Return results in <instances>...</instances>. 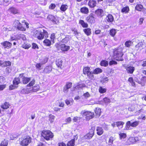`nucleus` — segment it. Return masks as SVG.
Wrapping results in <instances>:
<instances>
[{
  "mask_svg": "<svg viewBox=\"0 0 146 146\" xmlns=\"http://www.w3.org/2000/svg\"><path fill=\"white\" fill-rule=\"evenodd\" d=\"M33 35L39 40H42L48 37L47 32L42 29H39L34 31Z\"/></svg>",
  "mask_w": 146,
  "mask_h": 146,
  "instance_id": "nucleus-1",
  "label": "nucleus"
},
{
  "mask_svg": "<svg viewBox=\"0 0 146 146\" xmlns=\"http://www.w3.org/2000/svg\"><path fill=\"white\" fill-rule=\"evenodd\" d=\"M123 48L120 46L115 49L114 51V57L116 60L122 61L123 60V59L122 57V56L123 55Z\"/></svg>",
  "mask_w": 146,
  "mask_h": 146,
  "instance_id": "nucleus-2",
  "label": "nucleus"
},
{
  "mask_svg": "<svg viewBox=\"0 0 146 146\" xmlns=\"http://www.w3.org/2000/svg\"><path fill=\"white\" fill-rule=\"evenodd\" d=\"M13 25L18 30L22 31H25L26 30L25 27L27 28H29V24L27 23H24L23 22L21 24L19 20H16L14 21Z\"/></svg>",
  "mask_w": 146,
  "mask_h": 146,
  "instance_id": "nucleus-3",
  "label": "nucleus"
},
{
  "mask_svg": "<svg viewBox=\"0 0 146 146\" xmlns=\"http://www.w3.org/2000/svg\"><path fill=\"white\" fill-rule=\"evenodd\" d=\"M41 135L47 140L52 139L54 136L53 133L49 130H43L42 132Z\"/></svg>",
  "mask_w": 146,
  "mask_h": 146,
  "instance_id": "nucleus-4",
  "label": "nucleus"
},
{
  "mask_svg": "<svg viewBox=\"0 0 146 146\" xmlns=\"http://www.w3.org/2000/svg\"><path fill=\"white\" fill-rule=\"evenodd\" d=\"M81 114L82 115L86 116V119L87 120H89L93 118L94 116V113L88 111H86L85 110L81 111Z\"/></svg>",
  "mask_w": 146,
  "mask_h": 146,
  "instance_id": "nucleus-5",
  "label": "nucleus"
},
{
  "mask_svg": "<svg viewBox=\"0 0 146 146\" xmlns=\"http://www.w3.org/2000/svg\"><path fill=\"white\" fill-rule=\"evenodd\" d=\"M83 72L84 74H87V76L89 78L93 79L94 78L93 72L90 71L89 67H86L84 68Z\"/></svg>",
  "mask_w": 146,
  "mask_h": 146,
  "instance_id": "nucleus-6",
  "label": "nucleus"
},
{
  "mask_svg": "<svg viewBox=\"0 0 146 146\" xmlns=\"http://www.w3.org/2000/svg\"><path fill=\"white\" fill-rule=\"evenodd\" d=\"M95 127H92L89 130V132L84 136L83 139H90L93 136L94 134Z\"/></svg>",
  "mask_w": 146,
  "mask_h": 146,
  "instance_id": "nucleus-7",
  "label": "nucleus"
},
{
  "mask_svg": "<svg viewBox=\"0 0 146 146\" xmlns=\"http://www.w3.org/2000/svg\"><path fill=\"white\" fill-rule=\"evenodd\" d=\"M56 47L58 50L60 49L62 51H67L70 49V46L64 44H56L55 45Z\"/></svg>",
  "mask_w": 146,
  "mask_h": 146,
  "instance_id": "nucleus-8",
  "label": "nucleus"
},
{
  "mask_svg": "<svg viewBox=\"0 0 146 146\" xmlns=\"http://www.w3.org/2000/svg\"><path fill=\"white\" fill-rule=\"evenodd\" d=\"M31 141V138L29 136H27L20 141V143L22 146H26L28 145Z\"/></svg>",
  "mask_w": 146,
  "mask_h": 146,
  "instance_id": "nucleus-9",
  "label": "nucleus"
},
{
  "mask_svg": "<svg viewBox=\"0 0 146 146\" xmlns=\"http://www.w3.org/2000/svg\"><path fill=\"white\" fill-rule=\"evenodd\" d=\"M138 141V138L137 137H130L127 141L126 144L127 145H129L131 144L136 142Z\"/></svg>",
  "mask_w": 146,
  "mask_h": 146,
  "instance_id": "nucleus-10",
  "label": "nucleus"
},
{
  "mask_svg": "<svg viewBox=\"0 0 146 146\" xmlns=\"http://www.w3.org/2000/svg\"><path fill=\"white\" fill-rule=\"evenodd\" d=\"M8 11L11 14H15L18 13L19 11L16 8L11 7L9 8L8 10Z\"/></svg>",
  "mask_w": 146,
  "mask_h": 146,
  "instance_id": "nucleus-11",
  "label": "nucleus"
},
{
  "mask_svg": "<svg viewBox=\"0 0 146 146\" xmlns=\"http://www.w3.org/2000/svg\"><path fill=\"white\" fill-rule=\"evenodd\" d=\"M95 14L98 17H102L104 15V11L103 10L101 9H98L95 11Z\"/></svg>",
  "mask_w": 146,
  "mask_h": 146,
  "instance_id": "nucleus-12",
  "label": "nucleus"
},
{
  "mask_svg": "<svg viewBox=\"0 0 146 146\" xmlns=\"http://www.w3.org/2000/svg\"><path fill=\"white\" fill-rule=\"evenodd\" d=\"M1 44L4 48H7L8 49L11 48L12 45L11 43L7 41H4L3 42H2Z\"/></svg>",
  "mask_w": 146,
  "mask_h": 146,
  "instance_id": "nucleus-13",
  "label": "nucleus"
},
{
  "mask_svg": "<svg viewBox=\"0 0 146 146\" xmlns=\"http://www.w3.org/2000/svg\"><path fill=\"white\" fill-rule=\"evenodd\" d=\"M78 139L77 135H76L74 137V139L68 142L67 144V146H74L75 144V141L76 140Z\"/></svg>",
  "mask_w": 146,
  "mask_h": 146,
  "instance_id": "nucleus-14",
  "label": "nucleus"
},
{
  "mask_svg": "<svg viewBox=\"0 0 146 146\" xmlns=\"http://www.w3.org/2000/svg\"><path fill=\"white\" fill-rule=\"evenodd\" d=\"M20 77L22 78V80L23 84H27L30 80V78L23 77V74H20Z\"/></svg>",
  "mask_w": 146,
  "mask_h": 146,
  "instance_id": "nucleus-15",
  "label": "nucleus"
},
{
  "mask_svg": "<svg viewBox=\"0 0 146 146\" xmlns=\"http://www.w3.org/2000/svg\"><path fill=\"white\" fill-rule=\"evenodd\" d=\"M125 68L126 69L127 73L131 74H132L135 70L134 67L131 66L125 67Z\"/></svg>",
  "mask_w": 146,
  "mask_h": 146,
  "instance_id": "nucleus-16",
  "label": "nucleus"
},
{
  "mask_svg": "<svg viewBox=\"0 0 146 146\" xmlns=\"http://www.w3.org/2000/svg\"><path fill=\"white\" fill-rule=\"evenodd\" d=\"M86 20L90 23H94L95 21L94 17L92 15H90L86 18Z\"/></svg>",
  "mask_w": 146,
  "mask_h": 146,
  "instance_id": "nucleus-17",
  "label": "nucleus"
},
{
  "mask_svg": "<svg viewBox=\"0 0 146 146\" xmlns=\"http://www.w3.org/2000/svg\"><path fill=\"white\" fill-rule=\"evenodd\" d=\"M31 92H32L31 88H24L21 91V93L23 94H28Z\"/></svg>",
  "mask_w": 146,
  "mask_h": 146,
  "instance_id": "nucleus-18",
  "label": "nucleus"
},
{
  "mask_svg": "<svg viewBox=\"0 0 146 146\" xmlns=\"http://www.w3.org/2000/svg\"><path fill=\"white\" fill-rule=\"evenodd\" d=\"M97 2L96 1L93 0H90L88 3V5L90 8L94 7L96 5Z\"/></svg>",
  "mask_w": 146,
  "mask_h": 146,
  "instance_id": "nucleus-19",
  "label": "nucleus"
},
{
  "mask_svg": "<svg viewBox=\"0 0 146 146\" xmlns=\"http://www.w3.org/2000/svg\"><path fill=\"white\" fill-rule=\"evenodd\" d=\"M47 18L48 19L52 21L53 23L57 24L58 23V20H54L55 19V17L52 15H48Z\"/></svg>",
  "mask_w": 146,
  "mask_h": 146,
  "instance_id": "nucleus-20",
  "label": "nucleus"
},
{
  "mask_svg": "<svg viewBox=\"0 0 146 146\" xmlns=\"http://www.w3.org/2000/svg\"><path fill=\"white\" fill-rule=\"evenodd\" d=\"M97 133L99 135H102L104 132V130L102 128L100 127H97L96 128Z\"/></svg>",
  "mask_w": 146,
  "mask_h": 146,
  "instance_id": "nucleus-21",
  "label": "nucleus"
},
{
  "mask_svg": "<svg viewBox=\"0 0 146 146\" xmlns=\"http://www.w3.org/2000/svg\"><path fill=\"white\" fill-rule=\"evenodd\" d=\"M106 20L109 22H112L114 21V18L111 14L108 15L106 17Z\"/></svg>",
  "mask_w": 146,
  "mask_h": 146,
  "instance_id": "nucleus-22",
  "label": "nucleus"
},
{
  "mask_svg": "<svg viewBox=\"0 0 146 146\" xmlns=\"http://www.w3.org/2000/svg\"><path fill=\"white\" fill-rule=\"evenodd\" d=\"M80 11L81 12L85 14H87L89 13L88 9L86 7H84L80 9Z\"/></svg>",
  "mask_w": 146,
  "mask_h": 146,
  "instance_id": "nucleus-23",
  "label": "nucleus"
},
{
  "mask_svg": "<svg viewBox=\"0 0 146 146\" xmlns=\"http://www.w3.org/2000/svg\"><path fill=\"white\" fill-rule=\"evenodd\" d=\"M52 70V67L51 66H46L44 69V72L46 73H50Z\"/></svg>",
  "mask_w": 146,
  "mask_h": 146,
  "instance_id": "nucleus-24",
  "label": "nucleus"
},
{
  "mask_svg": "<svg viewBox=\"0 0 146 146\" xmlns=\"http://www.w3.org/2000/svg\"><path fill=\"white\" fill-rule=\"evenodd\" d=\"M20 83V79L19 78H15L13 81V84L16 86H17Z\"/></svg>",
  "mask_w": 146,
  "mask_h": 146,
  "instance_id": "nucleus-25",
  "label": "nucleus"
},
{
  "mask_svg": "<svg viewBox=\"0 0 146 146\" xmlns=\"http://www.w3.org/2000/svg\"><path fill=\"white\" fill-rule=\"evenodd\" d=\"M79 23L84 28H87L88 27V24L85 23L83 20H80L79 21Z\"/></svg>",
  "mask_w": 146,
  "mask_h": 146,
  "instance_id": "nucleus-26",
  "label": "nucleus"
},
{
  "mask_svg": "<svg viewBox=\"0 0 146 146\" xmlns=\"http://www.w3.org/2000/svg\"><path fill=\"white\" fill-rule=\"evenodd\" d=\"M124 124V122L123 121H120L116 122L117 126L120 129H121L123 127Z\"/></svg>",
  "mask_w": 146,
  "mask_h": 146,
  "instance_id": "nucleus-27",
  "label": "nucleus"
},
{
  "mask_svg": "<svg viewBox=\"0 0 146 146\" xmlns=\"http://www.w3.org/2000/svg\"><path fill=\"white\" fill-rule=\"evenodd\" d=\"M143 5L141 4H137L135 7V9L138 11H141L143 9Z\"/></svg>",
  "mask_w": 146,
  "mask_h": 146,
  "instance_id": "nucleus-28",
  "label": "nucleus"
},
{
  "mask_svg": "<svg viewBox=\"0 0 146 146\" xmlns=\"http://www.w3.org/2000/svg\"><path fill=\"white\" fill-rule=\"evenodd\" d=\"M48 117V120L51 123H53L54 120L55 116L52 114H50Z\"/></svg>",
  "mask_w": 146,
  "mask_h": 146,
  "instance_id": "nucleus-29",
  "label": "nucleus"
},
{
  "mask_svg": "<svg viewBox=\"0 0 146 146\" xmlns=\"http://www.w3.org/2000/svg\"><path fill=\"white\" fill-rule=\"evenodd\" d=\"M100 64L102 66L106 67L108 65V62L106 60H102Z\"/></svg>",
  "mask_w": 146,
  "mask_h": 146,
  "instance_id": "nucleus-30",
  "label": "nucleus"
},
{
  "mask_svg": "<svg viewBox=\"0 0 146 146\" xmlns=\"http://www.w3.org/2000/svg\"><path fill=\"white\" fill-rule=\"evenodd\" d=\"M32 89V92H36L38 91L39 88V86L38 85H36L35 86L31 88Z\"/></svg>",
  "mask_w": 146,
  "mask_h": 146,
  "instance_id": "nucleus-31",
  "label": "nucleus"
},
{
  "mask_svg": "<svg viewBox=\"0 0 146 146\" xmlns=\"http://www.w3.org/2000/svg\"><path fill=\"white\" fill-rule=\"evenodd\" d=\"M9 103L5 102L4 104L1 106V107L4 109H6L9 107Z\"/></svg>",
  "mask_w": 146,
  "mask_h": 146,
  "instance_id": "nucleus-32",
  "label": "nucleus"
},
{
  "mask_svg": "<svg viewBox=\"0 0 146 146\" xmlns=\"http://www.w3.org/2000/svg\"><path fill=\"white\" fill-rule=\"evenodd\" d=\"M102 72V70L100 68H96L95 69L93 72V74H98Z\"/></svg>",
  "mask_w": 146,
  "mask_h": 146,
  "instance_id": "nucleus-33",
  "label": "nucleus"
},
{
  "mask_svg": "<svg viewBox=\"0 0 146 146\" xmlns=\"http://www.w3.org/2000/svg\"><path fill=\"white\" fill-rule=\"evenodd\" d=\"M129 7L128 6H126L123 7L121 9V11L122 13H127L129 12Z\"/></svg>",
  "mask_w": 146,
  "mask_h": 146,
  "instance_id": "nucleus-34",
  "label": "nucleus"
},
{
  "mask_svg": "<svg viewBox=\"0 0 146 146\" xmlns=\"http://www.w3.org/2000/svg\"><path fill=\"white\" fill-rule=\"evenodd\" d=\"M56 64L58 67L61 68L62 65V61L60 59H58L56 61Z\"/></svg>",
  "mask_w": 146,
  "mask_h": 146,
  "instance_id": "nucleus-35",
  "label": "nucleus"
},
{
  "mask_svg": "<svg viewBox=\"0 0 146 146\" xmlns=\"http://www.w3.org/2000/svg\"><path fill=\"white\" fill-rule=\"evenodd\" d=\"M95 113L97 117L100 116L101 113V110L100 108H96L95 110Z\"/></svg>",
  "mask_w": 146,
  "mask_h": 146,
  "instance_id": "nucleus-36",
  "label": "nucleus"
},
{
  "mask_svg": "<svg viewBox=\"0 0 146 146\" xmlns=\"http://www.w3.org/2000/svg\"><path fill=\"white\" fill-rule=\"evenodd\" d=\"M43 42L45 45L47 46H50L51 44V41L48 39L45 40Z\"/></svg>",
  "mask_w": 146,
  "mask_h": 146,
  "instance_id": "nucleus-37",
  "label": "nucleus"
},
{
  "mask_svg": "<svg viewBox=\"0 0 146 146\" xmlns=\"http://www.w3.org/2000/svg\"><path fill=\"white\" fill-rule=\"evenodd\" d=\"M128 81L130 83L131 85L132 86L134 87L135 86V83L134 81L133 78L132 77H129V78Z\"/></svg>",
  "mask_w": 146,
  "mask_h": 146,
  "instance_id": "nucleus-38",
  "label": "nucleus"
},
{
  "mask_svg": "<svg viewBox=\"0 0 146 146\" xmlns=\"http://www.w3.org/2000/svg\"><path fill=\"white\" fill-rule=\"evenodd\" d=\"M68 6L66 5L62 4L61 6L60 9V10L62 11H65L67 9Z\"/></svg>",
  "mask_w": 146,
  "mask_h": 146,
  "instance_id": "nucleus-39",
  "label": "nucleus"
},
{
  "mask_svg": "<svg viewBox=\"0 0 146 146\" xmlns=\"http://www.w3.org/2000/svg\"><path fill=\"white\" fill-rule=\"evenodd\" d=\"M18 40L21 39L23 40H25L26 38L25 36L23 34H19L17 35Z\"/></svg>",
  "mask_w": 146,
  "mask_h": 146,
  "instance_id": "nucleus-40",
  "label": "nucleus"
},
{
  "mask_svg": "<svg viewBox=\"0 0 146 146\" xmlns=\"http://www.w3.org/2000/svg\"><path fill=\"white\" fill-rule=\"evenodd\" d=\"M84 31L87 36L90 35L91 33V29L90 28L84 29Z\"/></svg>",
  "mask_w": 146,
  "mask_h": 146,
  "instance_id": "nucleus-41",
  "label": "nucleus"
},
{
  "mask_svg": "<svg viewBox=\"0 0 146 146\" xmlns=\"http://www.w3.org/2000/svg\"><path fill=\"white\" fill-rule=\"evenodd\" d=\"M116 33V30L114 29H112L110 30V34L113 37L115 35Z\"/></svg>",
  "mask_w": 146,
  "mask_h": 146,
  "instance_id": "nucleus-42",
  "label": "nucleus"
},
{
  "mask_svg": "<svg viewBox=\"0 0 146 146\" xmlns=\"http://www.w3.org/2000/svg\"><path fill=\"white\" fill-rule=\"evenodd\" d=\"M131 121H128L126 124V126L125 127V128L126 130H129L131 129Z\"/></svg>",
  "mask_w": 146,
  "mask_h": 146,
  "instance_id": "nucleus-43",
  "label": "nucleus"
},
{
  "mask_svg": "<svg viewBox=\"0 0 146 146\" xmlns=\"http://www.w3.org/2000/svg\"><path fill=\"white\" fill-rule=\"evenodd\" d=\"M86 86L83 83H79L75 87V88L76 89H79L80 88H82L83 87H84Z\"/></svg>",
  "mask_w": 146,
  "mask_h": 146,
  "instance_id": "nucleus-44",
  "label": "nucleus"
},
{
  "mask_svg": "<svg viewBox=\"0 0 146 146\" xmlns=\"http://www.w3.org/2000/svg\"><path fill=\"white\" fill-rule=\"evenodd\" d=\"M139 123V121H135L134 122H131V126L134 127H136L137 126Z\"/></svg>",
  "mask_w": 146,
  "mask_h": 146,
  "instance_id": "nucleus-45",
  "label": "nucleus"
},
{
  "mask_svg": "<svg viewBox=\"0 0 146 146\" xmlns=\"http://www.w3.org/2000/svg\"><path fill=\"white\" fill-rule=\"evenodd\" d=\"M115 140L114 138L113 137L111 136L109 138L108 142V144L109 145H111L113 143V141Z\"/></svg>",
  "mask_w": 146,
  "mask_h": 146,
  "instance_id": "nucleus-46",
  "label": "nucleus"
},
{
  "mask_svg": "<svg viewBox=\"0 0 146 146\" xmlns=\"http://www.w3.org/2000/svg\"><path fill=\"white\" fill-rule=\"evenodd\" d=\"M8 143V141L4 140L1 142L0 146H7Z\"/></svg>",
  "mask_w": 146,
  "mask_h": 146,
  "instance_id": "nucleus-47",
  "label": "nucleus"
},
{
  "mask_svg": "<svg viewBox=\"0 0 146 146\" xmlns=\"http://www.w3.org/2000/svg\"><path fill=\"white\" fill-rule=\"evenodd\" d=\"M131 41L130 40H128L126 41L125 42V45L126 47H129L131 46Z\"/></svg>",
  "mask_w": 146,
  "mask_h": 146,
  "instance_id": "nucleus-48",
  "label": "nucleus"
},
{
  "mask_svg": "<svg viewBox=\"0 0 146 146\" xmlns=\"http://www.w3.org/2000/svg\"><path fill=\"white\" fill-rule=\"evenodd\" d=\"M106 91V88H103L102 87H100L99 89V92L101 93H104Z\"/></svg>",
  "mask_w": 146,
  "mask_h": 146,
  "instance_id": "nucleus-49",
  "label": "nucleus"
},
{
  "mask_svg": "<svg viewBox=\"0 0 146 146\" xmlns=\"http://www.w3.org/2000/svg\"><path fill=\"white\" fill-rule=\"evenodd\" d=\"M143 44V42H140L138 43L136 45V46L137 48H140V49H142L143 48L142 46Z\"/></svg>",
  "mask_w": 146,
  "mask_h": 146,
  "instance_id": "nucleus-50",
  "label": "nucleus"
},
{
  "mask_svg": "<svg viewBox=\"0 0 146 146\" xmlns=\"http://www.w3.org/2000/svg\"><path fill=\"white\" fill-rule=\"evenodd\" d=\"M73 100H66L65 101V102L66 103V104L67 105H70L71 104H72L73 102Z\"/></svg>",
  "mask_w": 146,
  "mask_h": 146,
  "instance_id": "nucleus-51",
  "label": "nucleus"
},
{
  "mask_svg": "<svg viewBox=\"0 0 146 146\" xmlns=\"http://www.w3.org/2000/svg\"><path fill=\"white\" fill-rule=\"evenodd\" d=\"M48 58L46 57L44 58V59L40 61L41 65H43L45 64L48 61Z\"/></svg>",
  "mask_w": 146,
  "mask_h": 146,
  "instance_id": "nucleus-52",
  "label": "nucleus"
},
{
  "mask_svg": "<svg viewBox=\"0 0 146 146\" xmlns=\"http://www.w3.org/2000/svg\"><path fill=\"white\" fill-rule=\"evenodd\" d=\"M11 65V62L9 61H5L3 62V65L4 66H10Z\"/></svg>",
  "mask_w": 146,
  "mask_h": 146,
  "instance_id": "nucleus-53",
  "label": "nucleus"
},
{
  "mask_svg": "<svg viewBox=\"0 0 146 146\" xmlns=\"http://www.w3.org/2000/svg\"><path fill=\"white\" fill-rule=\"evenodd\" d=\"M17 86L14 85L13 84V85H11L9 86V89L10 90H12L17 88Z\"/></svg>",
  "mask_w": 146,
  "mask_h": 146,
  "instance_id": "nucleus-54",
  "label": "nucleus"
},
{
  "mask_svg": "<svg viewBox=\"0 0 146 146\" xmlns=\"http://www.w3.org/2000/svg\"><path fill=\"white\" fill-rule=\"evenodd\" d=\"M119 135L121 139L125 138L126 137V135L125 133H120L119 134Z\"/></svg>",
  "mask_w": 146,
  "mask_h": 146,
  "instance_id": "nucleus-55",
  "label": "nucleus"
},
{
  "mask_svg": "<svg viewBox=\"0 0 146 146\" xmlns=\"http://www.w3.org/2000/svg\"><path fill=\"white\" fill-rule=\"evenodd\" d=\"M31 46L30 44H24L23 45V48L25 49H28Z\"/></svg>",
  "mask_w": 146,
  "mask_h": 146,
  "instance_id": "nucleus-56",
  "label": "nucleus"
},
{
  "mask_svg": "<svg viewBox=\"0 0 146 146\" xmlns=\"http://www.w3.org/2000/svg\"><path fill=\"white\" fill-rule=\"evenodd\" d=\"M35 83V80H33L31 81L27 85V86H33Z\"/></svg>",
  "mask_w": 146,
  "mask_h": 146,
  "instance_id": "nucleus-57",
  "label": "nucleus"
},
{
  "mask_svg": "<svg viewBox=\"0 0 146 146\" xmlns=\"http://www.w3.org/2000/svg\"><path fill=\"white\" fill-rule=\"evenodd\" d=\"M55 35L54 33H52L51 35L50 38L51 40V41L53 43L54 42V40L55 38Z\"/></svg>",
  "mask_w": 146,
  "mask_h": 146,
  "instance_id": "nucleus-58",
  "label": "nucleus"
},
{
  "mask_svg": "<svg viewBox=\"0 0 146 146\" xmlns=\"http://www.w3.org/2000/svg\"><path fill=\"white\" fill-rule=\"evenodd\" d=\"M17 40H18L17 35L13 36H11V41Z\"/></svg>",
  "mask_w": 146,
  "mask_h": 146,
  "instance_id": "nucleus-59",
  "label": "nucleus"
},
{
  "mask_svg": "<svg viewBox=\"0 0 146 146\" xmlns=\"http://www.w3.org/2000/svg\"><path fill=\"white\" fill-rule=\"evenodd\" d=\"M80 117H74L73 120L74 121V122H78L80 119Z\"/></svg>",
  "mask_w": 146,
  "mask_h": 146,
  "instance_id": "nucleus-60",
  "label": "nucleus"
},
{
  "mask_svg": "<svg viewBox=\"0 0 146 146\" xmlns=\"http://www.w3.org/2000/svg\"><path fill=\"white\" fill-rule=\"evenodd\" d=\"M103 100L106 104H108V103H110L111 102L110 99L106 98H104L103 99Z\"/></svg>",
  "mask_w": 146,
  "mask_h": 146,
  "instance_id": "nucleus-61",
  "label": "nucleus"
},
{
  "mask_svg": "<svg viewBox=\"0 0 146 146\" xmlns=\"http://www.w3.org/2000/svg\"><path fill=\"white\" fill-rule=\"evenodd\" d=\"M69 40V38L68 37H66L64 38L62 40V42H63L66 43H67L68 41Z\"/></svg>",
  "mask_w": 146,
  "mask_h": 146,
  "instance_id": "nucleus-62",
  "label": "nucleus"
},
{
  "mask_svg": "<svg viewBox=\"0 0 146 146\" xmlns=\"http://www.w3.org/2000/svg\"><path fill=\"white\" fill-rule=\"evenodd\" d=\"M65 86L69 89L72 87V83L71 82L68 83Z\"/></svg>",
  "mask_w": 146,
  "mask_h": 146,
  "instance_id": "nucleus-63",
  "label": "nucleus"
},
{
  "mask_svg": "<svg viewBox=\"0 0 146 146\" xmlns=\"http://www.w3.org/2000/svg\"><path fill=\"white\" fill-rule=\"evenodd\" d=\"M3 4L5 6L8 5L10 0H3Z\"/></svg>",
  "mask_w": 146,
  "mask_h": 146,
  "instance_id": "nucleus-64",
  "label": "nucleus"
}]
</instances>
